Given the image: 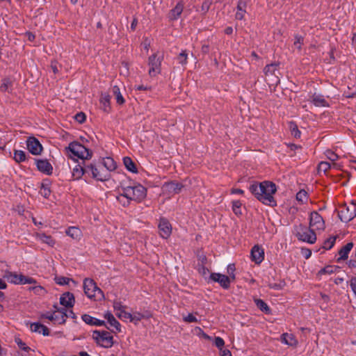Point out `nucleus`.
Returning a JSON list of instances; mask_svg holds the SVG:
<instances>
[{"instance_id":"c9c22d12","label":"nucleus","mask_w":356,"mask_h":356,"mask_svg":"<svg viewBox=\"0 0 356 356\" xmlns=\"http://www.w3.org/2000/svg\"><path fill=\"white\" fill-rule=\"evenodd\" d=\"M112 92L113 95L115 97L116 102L118 104L122 105L124 104L125 100L120 92V88L118 86H114L112 88Z\"/></svg>"},{"instance_id":"e433bc0d","label":"nucleus","mask_w":356,"mask_h":356,"mask_svg":"<svg viewBox=\"0 0 356 356\" xmlns=\"http://www.w3.org/2000/svg\"><path fill=\"white\" fill-rule=\"evenodd\" d=\"M254 303L261 311L268 314L270 313V307L263 300L254 299Z\"/></svg>"},{"instance_id":"a18cd8bd","label":"nucleus","mask_w":356,"mask_h":356,"mask_svg":"<svg viewBox=\"0 0 356 356\" xmlns=\"http://www.w3.org/2000/svg\"><path fill=\"white\" fill-rule=\"evenodd\" d=\"M40 193L44 197L48 198L51 193L50 188L48 187L47 185L42 184L40 191Z\"/></svg>"},{"instance_id":"0eeeda50","label":"nucleus","mask_w":356,"mask_h":356,"mask_svg":"<svg viewBox=\"0 0 356 356\" xmlns=\"http://www.w3.org/2000/svg\"><path fill=\"white\" fill-rule=\"evenodd\" d=\"M338 216L343 222H348L356 217V203L341 205L338 210Z\"/></svg>"},{"instance_id":"4468645a","label":"nucleus","mask_w":356,"mask_h":356,"mask_svg":"<svg viewBox=\"0 0 356 356\" xmlns=\"http://www.w3.org/2000/svg\"><path fill=\"white\" fill-rule=\"evenodd\" d=\"M210 279L215 282H218L225 289L229 288L230 278L225 275L213 273L210 275Z\"/></svg>"},{"instance_id":"39448f33","label":"nucleus","mask_w":356,"mask_h":356,"mask_svg":"<svg viewBox=\"0 0 356 356\" xmlns=\"http://www.w3.org/2000/svg\"><path fill=\"white\" fill-rule=\"evenodd\" d=\"M295 234L298 240L308 243H314L316 236L313 229L302 225H299L295 228Z\"/></svg>"},{"instance_id":"c85d7f7f","label":"nucleus","mask_w":356,"mask_h":356,"mask_svg":"<svg viewBox=\"0 0 356 356\" xmlns=\"http://www.w3.org/2000/svg\"><path fill=\"white\" fill-rule=\"evenodd\" d=\"M353 247V243H348L339 251V257L338 260H346L348 259V254Z\"/></svg>"},{"instance_id":"37998d69","label":"nucleus","mask_w":356,"mask_h":356,"mask_svg":"<svg viewBox=\"0 0 356 356\" xmlns=\"http://www.w3.org/2000/svg\"><path fill=\"white\" fill-rule=\"evenodd\" d=\"M296 200L302 204L307 201V193L305 190H300L296 194Z\"/></svg>"},{"instance_id":"bf43d9fd","label":"nucleus","mask_w":356,"mask_h":356,"mask_svg":"<svg viewBox=\"0 0 356 356\" xmlns=\"http://www.w3.org/2000/svg\"><path fill=\"white\" fill-rule=\"evenodd\" d=\"M184 321L186 323H194L198 321L197 318L192 314H189L186 316H184Z\"/></svg>"},{"instance_id":"aec40b11","label":"nucleus","mask_w":356,"mask_h":356,"mask_svg":"<svg viewBox=\"0 0 356 356\" xmlns=\"http://www.w3.org/2000/svg\"><path fill=\"white\" fill-rule=\"evenodd\" d=\"M104 318L107 320L110 327H112L111 331L117 333L121 331V325L120 323L115 319L114 316L109 312H107L104 314Z\"/></svg>"},{"instance_id":"f3484780","label":"nucleus","mask_w":356,"mask_h":356,"mask_svg":"<svg viewBox=\"0 0 356 356\" xmlns=\"http://www.w3.org/2000/svg\"><path fill=\"white\" fill-rule=\"evenodd\" d=\"M36 166L39 171L46 175H51L53 167L47 159H36Z\"/></svg>"},{"instance_id":"0e129e2a","label":"nucleus","mask_w":356,"mask_h":356,"mask_svg":"<svg viewBox=\"0 0 356 356\" xmlns=\"http://www.w3.org/2000/svg\"><path fill=\"white\" fill-rule=\"evenodd\" d=\"M319 168L325 172L330 168V164L328 162H321L319 164Z\"/></svg>"},{"instance_id":"c756f323","label":"nucleus","mask_w":356,"mask_h":356,"mask_svg":"<svg viewBox=\"0 0 356 356\" xmlns=\"http://www.w3.org/2000/svg\"><path fill=\"white\" fill-rule=\"evenodd\" d=\"M102 165L105 168L104 170H108L109 173L111 171L115 170L117 167L115 161L111 157L104 158L102 161Z\"/></svg>"},{"instance_id":"393cba45","label":"nucleus","mask_w":356,"mask_h":356,"mask_svg":"<svg viewBox=\"0 0 356 356\" xmlns=\"http://www.w3.org/2000/svg\"><path fill=\"white\" fill-rule=\"evenodd\" d=\"M247 3L244 0H239L237 4V10L235 15V17L238 20H242L244 19L245 14L246 13Z\"/></svg>"},{"instance_id":"c03bdc74","label":"nucleus","mask_w":356,"mask_h":356,"mask_svg":"<svg viewBox=\"0 0 356 356\" xmlns=\"http://www.w3.org/2000/svg\"><path fill=\"white\" fill-rule=\"evenodd\" d=\"M336 269V267L334 266H327L325 268H322L321 270H319L318 274L319 275H325V274H332Z\"/></svg>"},{"instance_id":"864d4df0","label":"nucleus","mask_w":356,"mask_h":356,"mask_svg":"<svg viewBox=\"0 0 356 356\" xmlns=\"http://www.w3.org/2000/svg\"><path fill=\"white\" fill-rule=\"evenodd\" d=\"M303 43V38L300 35L295 36L294 46L298 49H301V46Z\"/></svg>"},{"instance_id":"774afa93","label":"nucleus","mask_w":356,"mask_h":356,"mask_svg":"<svg viewBox=\"0 0 356 356\" xmlns=\"http://www.w3.org/2000/svg\"><path fill=\"white\" fill-rule=\"evenodd\" d=\"M321 297V300L323 301V302L325 303H328L330 300V298L328 295H326L325 293H321L320 294Z\"/></svg>"},{"instance_id":"8fccbe9b","label":"nucleus","mask_w":356,"mask_h":356,"mask_svg":"<svg viewBox=\"0 0 356 356\" xmlns=\"http://www.w3.org/2000/svg\"><path fill=\"white\" fill-rule=\"evenodd\" d=\"M179 63L185 65L187 63V54L186 51H182L178 56Z\"/></svg>"},{"instance_id":"7ed1b4c3","label":"nucleus","mask_w":356,"mask_h":356,"mask_svg":"<svg viewBox=\"0 0 356 356\" xmlns=\"http://www.w3.org/2000/svg\"><path fill=\"white\" fill-rule=\"evenodd\" d=\"M124 193L129 200L136 202H142L147 195V189L140 184L123 187Z\"/></svg>"},{"instance_id":"603ef678","label":"nucleus","mask_w":356,"mask_h":356,"mask_svg":"<svg viewBox=\"0 0 356 356\" xmlns=\"http://www.w3.org/2000/svg\"><path fill=\"white\" fill-rule=\"evenodd\" d=\"M327 158L331 161H334L338 159V155L332 150H327L325 152Z\"/></svg>"},{"instance_id":"3c124183","label":"nucleus","mask_w":356,"mask_h":356,"mask_svg":"<svg viewBox=\"0 0 356 356\" xmlns=\"http://www.w3.org/2000/svg\"><path fill=\"white\" fill-rule=\"evenodd\" d=\"M214 344L219 350H221L224 348L225 341L221 337H216L214 339Z\"/></svg>"},{"instance_id":"473e14b6","label":"nucleus","mask_w":356,"mask_h":356,"mask_svg":"<svg viewBox=\"0 0 356 356\" xmlns=\"http://www.w3.org/2000/svg\"><path fill=\"white\" fill-rule=\"evenodd\" d=\"M118 202L123 207H127L130 204L131 200H129L128 195L124 193V189L122 188V192L116 197Z\"/></svg>"},{"instance_id":"bb28decb","label":"nucleus","mask_w":356,"mask_h":356,"mask_svg":"<svg viewBox=\"0 0 356 356\" xmlns=\"http://www.w3.org/2000/svg\"><path fill=\"white\" fill-rule=\"evenodd\" d=\"M99 102L101 108L106 113H109L111 111V97L108 94H102Z\"/></svg>"},{"instance_id":"de8ad7c7","label":"nucleus","mask_w":356,"mask_h":356,"mask_svg":"<svg viewBox=\"0 0 356 356\" xmlns=\"http://www.w3.org/2000/svg\"><path fill=\"white\" fill-rule=\"evenodd\" d=\"M144 318V315L140 312H135L133 314H131V317L129 318V321L131 322H134L135 323H137L139 322L141 319Z\"/></svg>"},{"instance_id":"a211bd4d","label":"nucleus","mask_w":356,"mask_h":356,"mask_svg":"<svg viewBox=\"0 0 356 356\" xmlns=\"http://www.w3.org/2000/svg\"><path fill=\"white\" fill-rule=\"evenodd\" d=\"M184 10V3L179 1L177 3L175 8L171 9L168 15L169 21H175L179 18Z\"/></svg>"},{"instance_id":"412c9836","label":"nucleus","mask_w":356,"mask_h":356,"mask_svg":"<svg viewBox=\"0 0 356 356\" xmlns=\"http://www.w3.org/2000/svg\"><path fill=\"white\" fill-rule=\"evenodd\" d=\"M74 296L70 292L64 293L60 298V304L66 308H71L74 305Z\"/></svg>"},{"instance_id":"9b49d317","label":"nucleus","mask_w":356,"mask_h":356,"mask_svg":"<svg viewBox=\"0 0 356 356\" xmlns=\"http://www.w3.org/2000/svg\"><path fill=\"white\" fill-rule=\"evenodd\" d=\"M309 228L315 230H323L325 222L323 217L317 212L312 211L309 216Z\"/></svg>"},{"instance_id":"4be33fe9","label":"nucleus","mask_w":356,"mask_h":356,"mask_svg":"<svg viewBox=\"0 0 356 356\" xmlns=\"http://www.w3.org/2000/svg\"><path fill=\"white\" fill-rule=\"evenodd\" d=\"M311 102L318 107H327L329 106L324 96L321 94L314 93L311 97Z\"/></svg>"},{"instance_id":"2f4dec72","label":"nucleus","mask_w":356,"mask_h":356,"mask_svg":"<svg viewBox=\"0 0 356 356\" xmlns=\"http://www.w3.org/2000/svg\"><path fill=\"white\" fill-rule=\"evenodd\" d=\"M65 233L73 239H79L81 236V231L76 227H70L66 229Z\"/></svg>"},{"instance_id":"a878e982","label":"nucleus","mask_w":356,"mask_h":356,"mask_svg":"<svg viewBox=\"0 0 356 356\" xmlns=\"http://www.w3.org/2000/svg\"><path fill=\"white\" fill-rule=\"evenodd\" d=\"M30 329L32 332L42 334L44 336H48L49 334L48 327L40 323H31Z\"/></svg>"},{"instance_id":"338daca9","label":"nucleus","mask_w":356,"mask_h":356,"mask_svg":"<svg viewBox=\"0 0 356 356\" xmlns=\"http://www.w3.org/2000/svg\"><path fill=\"white\" fill-rule=\"evenodd\" d=\"M220 351L221 356H232L231 352L228 349H225L224 348Z\"/></svg>"},{"instance_id":"20e7f679","label":"nucleus","mask_w":356,"mask_h":356,"mask_svg":"<svg viewBox=\"0 0 356 356\" xmlns=\"http://www.w3.org/2000/svg\"><path fill=\"white\" fill-rule=\"evenodd\" d=\"M83 289L85 294L95 300H100L104 298L103 291L97 286L93 280L86 278L83 281Z\"/></svg>"},{"instance_id":"dca6fc26","label":"nucleus","mask_w":356,"mask_h":356,"mask_svg":"<svg viewBox=\"0 0 356 356\" xmlns=\"http://www.w3.org/2000/svg\"><path fill=\"white\" fill-rule=\"evenodd\" d=\"M27 148L33 155H38L42 150V147L40 142L35 138H29L27 140Z\"/></svg>"},{"instance_id":"72a5a7b5","label":"nucleus","mask_w":356,"mask_h":356,"mask_svg":"<svg viewBox=\"0 0 356 356\" xmlns=\"http://www.w3.org/2000/svg\"><path fill=\"white\" fill-rule=\"evenodd\" d=\"M124 165L126 168L134 173H136L138 172L136 165L135 163L132 161L130 157L126 156L123 159Z\"/></svg>"},{"instance_id":"ea45409f","label":"nucleus","mask_w":356,"mask_h":356,"mask_svg":"<svg viewBox=\"0 0 356 356\" xmlns=\"http://www.w3.org/2000/svg\"><path fill=\"white\" fill-rule=\"evenodd\" d=\"M336 239V236H330L324 241L323 248L325 250L331 249L334 246Z\"/></svg>"},{"instance_id":"9d476101","label":"nucleus","mask_w":356,"mask_h":356,"mask_svg":"<svg viewBox=\"0 0 356 356\" xmlns=\"http://www.w3.org/2000/svg\"><path fill=\"white\" fill-rule=\"evenodd\" d=\"M163 58L154 54L149 57L148 65H149V74L154 76L161 72V65Z\"/></svg>"},{"instance_id":"a19ab883","label":"nucleus","mask_w":356,"mask_h":356,"mask_svg":"<svg viewBox=\"0 0 356 356\" xmlns=\"http://www.w3.org/2000/svg\"><path fill=\"white\" fill-rule=\"evenodd\" d=\"M291 134L296 138H298L300 137L301 132L298 128V126L294 122H291L289 126Z\"/></svg>"},{"instance_id":"052dcab7","label":"nucleus","mask_w":356,"mask_h":356,"mask_svg":"<svg viewBox=\"0 0 356 356\" xmlns=\"http://www.w3.org/2000/svg\"><path fill=\"white\" fill-rule=\"evenodd\" d=\"M113 308L115 314L123 309H125V306L122 305L120 302L115 301L113 302Z\"/></svg>"},{"instance_id":"69168bd1","label":"nucleus","mask_w":356,"mask_h":356,"mask_svg":"<svg viewBox=\"0 0 356 356\" xmlns=\"http://www.w3.org/2000/svg\"><path fill=\"white\" fill-rule=\"evenodd\" d=\"M235 270V265L234 264H230L227 266V273L229 275L233 274Z\"/></svg>"},{"instance_id":"423d86ee","label":"nucleus","mask_w":356,"mask_h":356,"mask_svg":"<svg viewBox=\"0 0 356 356\" xmlns=\"http://www.w3.org/2000/svg\"><path fill=\"white\" fill-rule=\"evenodd\" d=\"M3 278H5L8 282L14 284L37 283V281L31 277L25 276L22 274H17L10 271H6L3 275Z\"/></svg>"},{"instance_id":"680f3d73","label":"nucleus","mask_w":356,"mask_h":356,"mask_svg":"<svg viewBox=\"0 0 356 356\" xmlns=\"http://www.w3.org/2000/svg\"><path fill=\"white\" fill-rule=\"evenodd\" d=\"M75 120L77 122L82 123L86 120V115L83 113L80 112L75 115Z\"/></svg>"},{"instance_id":"6ab92c4d","label":"nucleus","mask_w":356,"mask_h":356,"mask_svg":"<svg viewBox=\"0 0 356 356\" xmlns=\"http://www.w3.org/2000/svg\"><path fill=\"white\" fill-rule=\"evenodd\" d=\"M252 260L259 264L264 259V251L263 248L256 245L251 250Z\"/></svg>"},{"instance_id":"f257e3e1","label":"nucleus","mask_w":356,"mask_h":356,"mask_svg":"<svg viewBox=\"0 0 356 356\" xmlns=\"http://www.w3.org/2000/svg\"><path fill=\"white\" fill-rule=\"evenodd\" d=\"M250 191L261 202L268 206H276V201L273 197L277 191L276 185L270 181L254 182L249 187Z\"/></svg>"},{"instance_id":"09e8293b","label":"nucleus","mask_w":356,"mask_h":356,"mask_svg":"<svg viewBox=\"0 0 356 356\" xmlns=\"http://www.w3.org/2000/svg\"><path fill=\"white\" fill-rule=\"evenodd\" d=\"M211 4H212L211 0H204L203 1L202 6H201V11L202 12L203 14H206L209 11Z\"/></svg>"},{"instance_id":"7c9ffc66","label":"nucleus","mask_w":356,"mask_h":356,"mask_svg":"<svg viewBox=\"0 0 356 356\" xmlns=\"http://www.w3.org/2000/svg\"><path fill=\"white\" fill-rule=\"evenodd\" d=\"M37 238L50 247H53L56 243L55 240L51 236L46 235L44 233L38 234Z\"/></svg>"},{"instance_id":"cd10ccee","label":"nucleus","mask_w":356,"mask_h":356,"mask_svg":"<svg viewBox=\"0 0 356 356\" xmlns=\"http://www.w3.org/2000/svg\"><path fill=\"white\" fill-rule=\"evenodd\" d=\"M281 341L290 346H296L298 341L292 334L284 333L281 336Z\"/></svg>"},{"instance_id":"1a4fd4ad","label":"nucleus","mask_w":356,"mask_h":356,"mask_svg":"<svg viewBox=\"0 0 356 356\" xmlns=\"http://www.w3.org/2000/svg\"><path fill=\"white\" fill-rule=\"evenodd\" d=\"M88 174L97 181H106L111 177V174L108 170H104L101 166H97L95 164L90 163L88 164Z\"/></svg>"},{"instance_id":"ddd939ff","label":"nucleus","mask_w":356,"mask_h":356,"mask_svg":"<svg viewBox=\"0 0 356 356\" xmlns=\"http://www.w3.org/2000/svg\"><path fill=\"white\" fill-rule=\"evenodd\" d=\"M159 234L163 238H168L172 233V226L165 218H161L159 223Z\"/></svg>"},{"instance_id":"2eb2a0df","label":"nucleus","mask_w":356,"mask_h":356,"mask_svg":"<svg viewBox=\"0 0 356 356\" xmlns=\"http://www.w3.org/2000/svg\"><path fill=\"white\" fill-rule=\"evenodd\" d=\"M88 174V165L85 164V161L81 163L76 164L72 169V176L74 180H79L83 175Z\"/></svg>"},{"instance_id":"13d9d810","label":"nucleus","mask_w":356,"mask_h":356,"mask_svg":"<svg viewBox=\"0 0 356 356\" xmlns=\"http://www.w3.org/2000/svg\"><path fill=\"white\" fill-rule=\"evenodd\" d=\"M350 287L356 297V277H353L349 281Z\"/></svg>"},{"instance_id":"5701e85b","label":"nucleus","mask_w":356,"mask_h":356,"mask_svg":"<svg viewBox=\"0 0 356 356\" xmlns=\"http://www.w3.org/2000/svg\"><path fill=\"white\" fill-rule=\"evenodd\" d=\"M183 185L181 184L171 181L163 185V188L170 193L177 194L180 193Z\"/></svg>"},{"instance_id":"f03ea898","label":"nucleus","mask_w":356,"mask_h":356,"mask_svg":"<svg viewBox=\"0 0 356 356\" xmlns=\"http://www.w3.org/2000/svg\"><path fill=\"white\" fill-rule=\"evenodd\" d=\"M65 150L67 156L73 160L81 159L84 161L91 159L92 155V152L89 149L76 141L70 143Z\"/></svg>"},{"instance_id":"f704fd0d","label":"nucleus","mask_w":356,"mask_h":356,"mask_svg":"<svg viewBox=\"0 0 356 356\" xmlns=\"http://www.w3.org/2000/svg\"><path fill=\"white\" fill-rule=\"evenodd\" d=\"M33 284V286L28 288V290L29 291H32L35 295L40 296H43L46 294L47 291L45 290V289L43 286H42L41 285H38L37 283Z\"/></svg>"},{"instance_id":"e2e57ef3","label":"nucleus","mask_w":356,"mask_h":356,"mask_svg":"<svg viewBox=\"0 0 356 356\" xmlns=\"http://www.w3.org/2000/svg\"><path fill=\"white\" fill-rule=\"evenodd\" d=\"M134 89L136 90H144V91H147V90H151V87H149L147 86H144L143 84L141 85H136L134 86Z\"/></svg>"},{"instance_id":"79ce46f5","label":"nucleus","mask_w":356,"mask_h":356,"mask_svg":"<svg viewBox=\"0 0 356 356\" xmlns=\"http://www.w3.org/2000/svg\"><path fill=\"white\" fill-rule=\"evenodd\" d=\"M241 205H242V203L239 200H234L232 202V211L237 216H239L241 214Z\"/></svg>"},{"instance_id":"49530a36","label":"nucleus","mask_w":356,"mask_h":356,"mask_svg":"<svg viewBox=\"0 0 356 356\" xmlns=\"http://www.w3.org/2000/svg\"><path fill=\"white\" fill-rule=\"evenodd\" d=\"M116 316L120 319L129 320V318L131 317V314L127 312L124 309H123L122 310L117 312Z\"/></svg>"},{"instance_id":"5fc2aeb1","label":"nucleus","mask_w":356,"mask_h":356,"mask_svg":"<svg viewBox=\"0 0 356 356\" xmlns=\"http://www.w3.org/2000/svg\"><path fill=\"white\" fill-rule=\"evenodd\" d=\"M71 280L70 278L65 277H56V282L59 285H65L68 284L69 282Z\"/></svg>"},{"instance_id":"4d7b16f0","label":"nucleus","mask_w":356,"mask_h":356,"mask_svg":"<svg viewBox=\"0 0 356 356\" xmlns=\"http://www.w3.org/2000/svg\"><path fill=\"white\" fill-rule=\"evenodd\" d=\"M16 343H17L19 348L24 351L28 352L31 348L26 346V344L23 342L21 339H17L15 340Z\"/></svg>"},{"instance_id":"58836bf2","label":"nucleus","mask_w":356,"mask_h":356,"mask_svg":"<svg viewBox=\"0 0 356 356\" xmlns=\"http://www.w3.org/2000/svg\"><path fill=\"white\" fill-rule=\"evenodd\" d=\"M11 87L12 81L9 79L6 78L2 80V83L0 86V90L2 92H8Z\"/></svg>"},{"instance_id":"6e6d98bb","label":"nucleus","mask_w":356,"mask_h":356,"mask_svg":"<svg viewBox=\"0 0 356 356\" xmlns=\"http://www.w3.org/2000/svg\"><path fill=\"white\" fill-rule=\"evenodd\" d=\"M276 67H277V64L267 65L264 67V73L266 74H268V73L273 74L274 72V70H275Z\"/></svg>"},{"instance_id":"f8f14e48","label":"nucleus","mask_w":356,"mask_h":356,"mask_svg":"<svg viewBox=\"0 0 356 356\" xmlns=\"http://www.w3.org/2000/svg\"><path fill=\"white\" fill-rule=\"evenodd\" d=\"M56 310L51 314V318L54 319V323L63 324L68 317L67 310L65 308H58L54 306Z\"/></svg>"},{"instance_id":"6e6552de","label":"nucleus","mask_w":356,"mask_h":356,"mask_svg":"<svg viewBox=\"0 0 356 356\" xmlns=\"http://www.w3.org/2000/svg\"><path fill=\"white\" fill-rule=\"evenodd\" d=\"M92 338L100 346L108 348L113 345V337L107 331L95 330L92 333Z\"/></svg>"},{"instance_id":"4c0bfd02","label":"nucleus","mask_w":356,"mask_h":356,"mask_svg":"<svg viewBox=\"0 0 356 356\" xmlns=\"http://www.w3.org/2000/svg\"><path fill=\"white\" fill-rule=\"evenodd\" d=\"M13 159L17 163L23 162L26 160V154L22 150H15Z\"/></svg>"},{"instance_id":"b1692460","label":"nucleus","mask_w":356,"mask_h":356,"mask_svg":"<svg viewBox=\"0 0 356 356\" xmlns=\"http://www.w3.org/2000/svg\"><path fill=\"white\" fill-rule=\"evenodd\" d=\"M82 320L88 325H95V326H105L106 323L104 321L99 320L94 318L89 314H83L81 316Z\"/></svg>"}]
</instances>
